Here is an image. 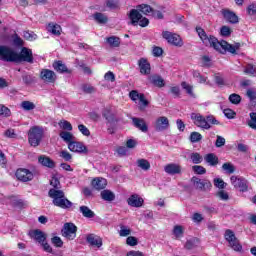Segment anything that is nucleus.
Instances as JSON below:
<instances>
[{
	"label": "nucleus",
	"mask_w": 256,
	"mask_h": 256,
	"mask_svg": "<svg viewBox=\"0 0 256 256\" xmlns=\"http://www.w3.org/2000/svg\"><path fill=\"white\" fill-rule=\"evenodd\" d=\"M106 7L111 10L119 9V1L117 0H106Z\"/></svg>",
	"instance_id": "8fccbe9b"
},
{
	"label": "nucleus",
	"mask_w": 256,
	"mask_h": 256,
	"mask_svg": "<svg viewBox=\"0 0 256 256\" xmlns=\"http://www.w3.org/2000/svg\"><path fill=\"white\" fill-rule=\"evenodd\" d=\"M120 237H129L131 235V228L120 224V230L118 231Z\"/></svg>",
	"instance_id": "c9c22d12"
},
{
	"label": "nucleus",
	"mask_w": 256,
	"mask_h": 256,
	"mask_svg": "<svg viewBox=\"0 0 256 256\" xmlns=\"http://www.w3.org/2000/svg\"><path fill=\"white\" fill-rule=\"evenodd\" d=\"M52 67L57 73H69V69L62 61H56L52 64Z\"/></svg>",
	"instance_id": "c85d7f7f"
},
{
	"label": "nucleus",
	"mask_w": 256,
	"mask_h": 256,
	"mask_svg": "<svg viewBox=\"0 0 256 256\" xmlns=\"http://www.w3.org/2000/svg\"><path fill=\"white\" fill-rule=\"evenodd\" d=\"M137 166L142 169V171H149L151 169V163L147 159H138Z\"/></svg>",
	"instance_id": "473e14b6"
},
{
	"label": "nucleus",
	"mask_w": 256,
	"mask_h": 256,
	"mask_svg": "<svg viewBox=\"0 0 256 256\" xmlns=\"http://www.w3.org/2000/svg\"><path fill=\"white\" fill-rule=\"evenodd\" d=\"M216 197L221 201H229V193L225 190H220L216 193Z\"/></svg>",
	"instance_id": "3c124183"
},
{
	"label": "nucleus",
	"mask_w": 256,
	"mask_h": 256,
	"mask_svg": "<svg viewBox=\"0 0 256 256\" xmlns=\"http://www.w3.org/2000/svg\"><path fill=\"white\" fill-rule=\"evenodd\" d=\"M222 15L228 23H232L235 25L236 23H239V17L235 15V13L229 11V10H223Z\"/></svg>",
	"instance_id": "a878e982"
},
{
	"label": "nucleus",
	"mask_w": 256,
	"mask_h": 256,
	"mask_svg": "<svg viewBox=\"0 0 256 256\" xmlns=\"http://www.w3.org/2000/svg\"><path fill=\"white\" fill-rule=\"evenodd\" d=\"M68 149L73 153H87V147L81 142H70Z\"/></svg>",
	"instance_id": "6ab92c4d"
},
{
	"label": "nucleus",
	"mask_w": 256,
	"mask_h": 256,
	"mask_svg": "<svg viewBox=\"0 0 256 256\" xmlns=\"http://www.w3.org/2000/svg\"><path fill=\"white\" fill-rule=\"evenodd\" d=\"M40 79L44 83H55L57 81V74L53 70L44 68L40 71Z\"/></svg>",
	"instance_id": "f8f14e48"
},
{
	"label": "nucleus",
	"mask_w": 256,
	"mask_h": 256,
	"mask_svg": "<svg viewBox=\"0 0 256 256\" xmlns=\"http://www.w3.org/2000/svg\"><path fill=\"white\" fill-rule=\"evenodd\" d=\"M60 137L61 139H63V141H65V143H73V139H75V137L71 134V132L68 131H62L60 132Z\"/></svg>",
	"instance_id": "72a5a7b5"
},
{
	"label": "nucleus",
	"mask_w": 256,
	"mask_h": 256,
	"mask_svg": "<svg viewBox=\"0 0 256 256\" xmlns=\"http://www.w3.org/2000/svg\"><path fill=\"white\" fill-rule=\"evenodd\" d=\"M196 31L204 45L206 47H213L216 51H219L220 53H225L228 51V53H232V55L237 54V50L241 47L240 43H236L235 45L229 44L227 41H219L214 36H208L205 30L201 27H197Z\"/></svg>",
	"instance_id": "f257e3e1"
},
{
	"label": "nucleus",
	"mask_w": 256,
	"mask_h": 256,
	"mask_svg": "<svg viewBox=\"0 0 256 256\" xmlns=\"http://www.w3.org/2000/svg\"><path fill=\"white\" fill-rule=\"evenodd\" d=\"M93 19L96 21V23H99L100 25H105L109 21V18L101 12H96L93 15Z\"/></svg>",
	"instance_id": "7c9ffc66"
},
{
	"label": "nucleus",
	"mask_w": 256,
	"mask_h": 256,
	"mask_svg": "<svg viewBox=\"0 0 256 256\" xmlns=\"http://www.w3.org/2000/svg\"><path fill=\"white\" fill-rule=\"evenodd\" d=\"M220 33L222 37H229V35H231V28H229V26H222Z\"/></svg>",
	"instance_id": "69168bd1"
},
{
	"label": "nucleus",
	"mask_w": 256,
	"mask_h": 256,
	"mask_svg": "<svg viewBox=\"0 0 256 256\" xmlns=\"http://www.w3.org/2000/svg\"><path fill=\"white\" fill-rule=\"evenodd\" d=\"M214 185L218 189H225V187H227V183H225V181H223V179H220V178L214 179Z\"/></svg>",
	"instance_id": "bf43d9fd"
},
{
	"label": "nucleus",
	"mask_w": 256,
	"mask_h": 256,
	"mask_svg": "<svg viewBox=\"0 0 256 256\" xmlns=\"http://www.w3.org/2000/svg\"><path fill=\"white\" fill-rule=\"evenodd\" d=\"M38 162L40 163V165H42V167H48V169H55V161L49 158V156H39Z\"/></svg>",
	"instance_id": "b1692460"
},
{
	"label": "nucleus",
	"mask_w": 256,
	"mask_h": 256,
	"mask_svg": "<svg viewBox=\"0 0 256 256\" xmlns=\"http://www.w3.org/2000/svg\"><path fill=\"white\" fill-rule=\"evenodd\" d=\"M86 241L92 247H97L98 249H100V247H103V239H101V237H99L95 234H89L86 237Z\"/></svg>",
	"instance_id": "aec40b11"
},
{
	"label": "nucleus",
	"mask_w": 256,
	"mask_h": 256,
	"mask_svg": "<svg viewBox=\"0 0 256 256\" xmlns=\"http://www.w3.org/2000/svg\"><path fill=\"white\" fill-rule=\"evenodd\" d=\"M101 198L103 201H115V193H113L111 190H103L100 193Z\"/></svg>",
	"instance_id": "2f4dec72"
},
{
	"label": "nucleus",
	"mask_w": 256,
	"mask_h": 256,
	"mask_svg": "<svg viewBox=\"0 0 256 256\" xmlns=\"http://www.w3.org/2000/svg\"><path fill=\"white\" fill-rule=\"evenodd\" d=\"M132 122L134 127L142 131V133H147L149 131V127L147 126V123H145V120L143 118H132Z\"/></svg>",
	"instance_id": "5701e85b"
},
{
	"label": "nucleus",
	"mask_w": 256,
	"mask_h": 256,
	"mask_svg": "<svg viewBox=\"0 0 256 256\" xmlns=\"http://www.w3.org/2000/svg\"><path fill=\"white\" fill-rule=\"evenodd\" d=\"M33 63V51L27 47H23L20 53L16 52V60L15 63Z\"/></svg>",
	"instance_id": "1a4fd4ad"
},
{
	"label": "nucleus",
	"mask_w": 256,
	"mask_h": 256,
	"mask_svg": "<svg viewBox=\"0 0 256 256\" xmlns=\"http://www.w3.org/2000/svg\"><path fill=\"white\" fill-rule=\"evenodd\" d=\"M164 171L167 175H181L182 168L177 163H169L164 167Z\"/></svg>",
	"instance_id": "a211bd4d"
},
{
	"label": "nucleus",
	"mask_w": 256,
	"mask_h": 256,
	"mask_svg": "<svg viewBox=\"0 0 256 256\" xmlns=\"http://www.w3.org/2000/svg\"><path fill=\"white\" fill-rule=\"evenodd\" d=\"M11 115V110L7 108L6 106L0 104V116L1 117H10Z\"/></svg>",
	"instance_id": "5fc2aeb1"
},
{
	"label": "nucleus",
	"mask_w": 256,
	"mask_h": 256,
	"mask_svg": "<svg viewBox=\"0 0 256 256\" xmlns=\"http://www.w3.org/2000/svg\"><path fill=\"white\" fill-rule=\"evenodd\" d=\"M82 91L87 94L95 93V87L91 86V84H83Z\"/></svg>",
	"instance_id": "052dcab7"
},
{
	"label": "nucleus",
	"mask_w": 256,
	"mask_h": 256,
	"mask_svg": "<svg viewBox=\"0 0 256 256\" xmlns=\"http://www.w3.org/2000/svg\"><path fill=\"white\" fill-rule=\"evenodd\" d=\"M78 130L80 131V133H82V135H84L85 137H89V135H91V131H89V128H87V126L80 124L78 125Z\"/></svg>",
	"instance_id": "13d9d810"
},
{
	"label": "nucleus",
	"mask_w": 256,
	"mask_h": 256,
	"mask_svg": "<svg viewBox=\"0 0 256 256\" xmlns=\"http://www.w3.org/2000/svg\"><path fill=\"white\" fill-rule=\"evenodd\" d=\"M191 183L198 191H209L213 187V184L209 180L201 179L197 176L191 178Z\"/></svg>",
	"instance_id": "6e6552de"
},
{
	"label": "nucleus",
	"mask_w": 256,
	"mask_h": 256,
	"mask_svg": "<svg viewBox=\"0 0 256 256\" xmlns=\"http://www.w3.org/2000/svg\"><path fill=\"white\" fill-rule=\"evenodd\" d=\"M62 236L73 241L77 237V226L73 223H65L62 228Z\"/></svg>",
	"instance_id": "9b49d317"
},
{
	"label": "nucleus",
	"mask_w": 256,
	"mask_h": 256,
	"mask_svg": "<svg viewBox=\"0 0 256 256\" xmlns=\"http://www.w3.org/2000/svg\"><path fill=\"white\" fill-rule=\"evenodd\" d=\"M150 79L156 87H165V80L161 76H152Z\"/></svg>",
	"instance_id": "ea45409f"
},
{
	"label": "nucleus",
	"mask_w": 256,
	"mask_h": 256,
	"mask_svg": "<svg viewBox=\"0 0 256 256\" xmlns=\"http://www.w3.org/2000/svg\"><path fill=\"white\" fill-rule=\"evenodd\" d=\"M190 141L191 143H199V141H201V139H203V135H201V133L199 132H192L190 134Z\"/></svg>",
	"instance_id": "37998d69"
},
{
	"label": "nucleus",
	"mask_w": 256,
	"mask_h": 256,
	"mask_svg": "<svg viewBox=\"0 0 256 256\" xmlns=\"http://www.w3.org/2000/svg\"><path fill=\"white\" fill-rule=\"evenodd\" d=\"M204 161L210 165V167H216L219 165V157L214 153H209L204 156Z\"/></svg>",
	"instance_id": "bb28decb"
},
{
	"label": "nucleus",
	"mask_w": 256,
	"mask_h": 256,
	"mask_svg": "<svg viewBox=\"0 0 256 256\" xmlns=\"http://www.w3.org/2000/svg\"><path fill=\"white\" fill-rule=\"evenodd\" d=\"M248 126L250 129L256 131V112L250 113V120L248 121Z\"/></svg>",
	"instance_id": "49530a36"
},
{
	"label": "nucleus",
	"mask_w": 256,
	"mask_h": 256,
	"mask_svg": "<svg viewBox=\"0 0 256 256\" xmlns=\"http://www.w3.org/2000/svg\"><path fill=\"white\" fill-rule=\"evenodd\" d=\"M79 211L86 219H93L95 217V212H93V210H91L88 206H80Z\"/></svg>",
	"instance_id": "cd10ccee"
},
{
	"label": "nucleus",
	"mask_w": 256,
	"mask_h": 256,
	"mask_svg": "<svg viewBox=\"0 0 256 256\" xmlns=\"http://www.w3.org/2000/svg\"><path fill=\"white\" fill-rule=\"evenodd\" d=\"M59 157L64 159V161H71V159L73 158L71 156V153H69L67 150L61 151L60 154H59Z\"/></svg>",
	"instance_id": "e2e57ef3"
},
{
	"label": "nucleus",
	"mask_w": 256,
	"mask_h": 256,
	"mask_svg": "<svg viewBox=\"0 0 256 256\" xmlns=\"http://www.w3.org/2000/svg\"><path fill=\"white\" fill-rule=\"evenodd\" d=\"M102 116L108 121V123H119V121H122V118L115 115L109 108H105L102 111Z\"/></svg>",
	"instance_id": "dca6fc26"
},
{
	"label": "nucleus",
	"mask_w": 256,
	"mask_h": 256,
	"mask_svg": "<svg viewBox=\"0 0 256 256\" xmlns=\"http://www.w3.org/2000/svg\"><path fill=\"white\" fill-rule=\"evenodd\" d=\"M190 159H191L192 163H194L195 165H199V163H203V156H201V154H199L197 152L191 153Z\"/></svg>",
	"instance_id": "a19ab883"
},
{
	"label": "nucleus",
	"mask_w": 256,
	"mask_h": 256,
	"mask_svg": "<svg viewBox=\"0 0 256 256\" xmlns=\"http://www.w3.org/2000/svg\"><path fill=\"white\" fill-rule=\"evenodd\" d=\"M17 51L11 46L0 45V61H6V63H15Z\"/></svg>",
	"instance_id": "423d86ee"
},
{
	"label": "nucleus",
	"mask_w": 256,
	"mask_h": 256,
	"mask_svg": "<svg viewBox=\"0 0 256 256\" xmlns=\"http://www.w3.org/2000/svg\"><path fill=\"white\" fill-rule=\"evenodd\" d=\"M192 171L196 174V175H205V173H207V169H205V167L200 166V165H195L192 167Z\"/></svg>",
	"instance_id": "a18cd8bd"
},
{
	"label": "nucleus",
	"mask_w": 256,
	"mask_h": 256,
	"mask_svg": "<svg viewBox=\"0 0 256 256\" xmlns=\"http://www.w3.org/2000/svg\"><path fill=\"white\" fill-rule=\"evenodd\" d=\"M22 80L24 85H31V83H35V78L29 74L22 75Z\"/></svg>",
	"instance_id": "603ef678"
},
{
	"label": "nucleus",
	"mask_w": 256,
	"mask_h": 256,
	"mask_svg": "<svg viewBox=\"0 0 256 256\" xmlns=\"http://www.w3.org/2000/svg\"><path fill=\"white\" fill-rule=\"evenodd\" d=\"M191 119L194 121V125L196 127H200V129H206L207 131L211 129V125H219V120L215 118V116H207L206 118L197 113L191 114Z\"/></svg>",
	"instance_id": "7ed1b4c3"
},
{
	"label": "nucleus",
	"mask_w": 256,
	"mask_h": 256,
	"mask_svg": "<svg viewBox=\"0 0 256 256\" xmlns=\"http://www.w3.org/2000/svg\"><path fill=\"white\" fill-rule=\"evenodd\" d=\"M194 79H197L198 83H207V77L201 75L197 70L192 71Z\"/></svg>",
	"instance_id": "79ce46f5"
},
{
	"label": "nucleus",
	"mask_w": 256,
	"mask_h": 256,
	"mask_svg": "<svg viewBox=\"0 0 256 256\" xmlns=\"http://www.w3.org/2000/svg\"><path fill=\"white\" fill-rule=\"evenodd\" d=\"M48 195L52 199L55 207H59L60 209H71L73 207V202L65 197L63 190L50 189Z\"/></svg>",
	"instance_id": "f03ea898"
},
{
	"label": "nucleus",
	"mask_w": 256,
	"mask_h": 256,
	"mask_svg": "<svg viewBox=\"0 0 256 256\" xmlns=\"http://www.w3.org/2000/svg\"><path fill=\"white\" fill-rule=\"evenodd\" d=\"M59 126L65 131H73V126L71 125V122L67 120L60 121Z\"/></svg>",
	"instance_id": "09e8293b"
},
{
	"label": "nucleus",
	"mask_w": 256,
	"mask_h": 256,
	"mask_svg": "<svg viewBox=\"0 0 256 256\" xmlns=\"http://www.w3.org/2000/svg\"><path fill=\"white\" fill-rule=\"evenodd\" d=\"M92 187L96 190V191H103V189H105V187H107V179L105 178H94L92 180Z\"/></svg>",
	"instance_id": "4be33fe9"
},
{
	"label": "nucleus",
	"mask_w": 256,
	"mask_h": 256,
	"mask_svg": "<svg viewBox=\"0 0 256 256\" xmlns=\"http://www.w3.org/2000/svg\"><path fill=\"white\" fill-rule=\"evenodd\" d=\"M126 243L130 246V247H135V245H137L138 241L134 236H129L126 239Z\"/></svg>",
	"instance_id": "774afa93"
},
{
	"label": "nucleus",
	"mask_w": 256,
	"mask_h": 256,
	"mask_svg": "<svg viewBox=\"0 0 256 256\" xmlns=\"http://www.w3.org/2000/svg\"><path fill=\"white\" fill-rule=\"evenodd\" d=\"M231 184L235 189H239L242 193L248 191L249 186L247 185V180L238 178L237 176H231L230 178Z\"/></svg>",
	"instance_id": "ddd939ff"
},
{
	"label": "nucleus",
	"mask_w": 256,
	"mask_h": 256,
	"mask_svg": "<svg viewBox=\"0 0 256 256\" xmlns=\"http://www.w3.org/2000/svg\"><path fill=\"white\" fill-rule=\"evenodd\" d=\"M30 237H32V239H35V241H37L40 244L45 243V241L47 240V234H45V232L41 230L32 231L30 233Z\"/></svg>",
	"instance_id": "393cba45"
},
{
	"label": "nucleus",
	"mask_w": 256,
	"mask_h": 256,
	"mask_svg": "<svg viewBox=\"0 0 256 256\" xmlns=\"http://www.w3.org/2000/svg\"><path fill=\"white\" fill-rule=\"evenodd\" d=\"M162 37H163V39L168 41V43H170V45H174V47H183V40L181 39V36H179L175 33H172L169 31H163Z\"/></svg>",
	"instance_id": "9d476101"
},
{
	"label": "nucleus",
	"mask_w": 256,
	"mask_h": 256,
	"mask_svg": "<svg viewBox=\"0 0 256 256\" xmlns=\"http://www.w3.org/2000/svg\"><path fill=\"white\" fill-rule=\"evenodd\" d=\"M155 131H167L169 129V118L165 116H161L156 119L154 124Z\"/></svg>",
	"instance_id": "2eb2a0df"
},
{
	"label": "nucleus",
	"mask_w": 256,
	"mask_h": 256,
	"mask_svg": "<svg viewBox=\"0 0 256 256\" xmlns=\"http://www.w3.org/2000/svg\"><path fill=\"white\" fill-rule=\"evenodd\" d=\"M223 113L225 117H227V119H235L236 113L232 109H229V108L224 109Z\"/></svg>",
	"instance_id": "0e129e2a"
},
{
	"label": "nucleus",
	"mask_w": 256,
	"mask_h": 256,
	"mask_svg": "<svg viewBox=\"0 0 256 256\" xmlns=\"http://www.w3.org/2000/svg\"><path fill=\"white\" fill-rule=\"evenodd\" d=\"M23 37L24 39H26L27 41H35V39H37V34L33 33V32H29V31H25L23 33Z\"/></svg>",
	"instance_id": "6e6d98bb"
},
{
	"label": "nucleus",
	"mask_w": 256,
	"mask_h": 256,
	"mask_svg": "<svg viewBox=\"0 0 256 256\" xmlns=\"http://www.w3.org/2000/svg\"><path fill=\"white\" fill-rule=\"evenodd\" d=\"M138 66H139L141 75H151V64L147 59L140 58L138 60Z\"/></svg>",
	"instance_id": "f3484780"
},
{
	"label": "nucleus",
	"mask_w": 256,
	"mask_h": 256,
	"mask_svg": "<svg viewBox=\"0 0 256 256\" xmlns=\"http://www.w3.org/2000/svg\"><path fill=\"white\" fill-rule=\"evenodd\" d=\"M222 169L223 171L227 172L229 175L235 173V166H233V164L231 163H224L222 165Z\"/></svg>",
	"instance_id": "c03bdc74"
},
{
	"label": "nucleus",
	"mask_w": 256,
	"mask_h": 256,
	"mask_svg": "<svg viewBox=\"0 0 256 256\" xmlns=\"http://www.w3.org/2000/svg\"><path fill=\"white\" fill-rule=\"evenodd\" d=\"M127 203L130 207H143L144 200L139 195L133 194L127 199Z\"/></svg>",
	"instance_id": "412c9836"
},
{
	"label": "nucleus",
	"mask_w": 256,
	"mask_h": 256,
	"mask_svg": "<svg viewBox=\"0 0 256 256\" xmlns=\"http://www.w3.org/2000/svg\"><path fill=\"white\" fill-rule=\"evenodd\" d=\"M141 93L137 92V90H132L130 93H129V97L130 99H132V101H139V99L141 98Z\"/></svg>",
	"instance_id": "680f3d73"
},
{
	"label": "nucleus",
	"mask_w": 256,
	"mask_h": 256,
	"mask_svg": "<svg viewBox=\"0 0 256 256\" xmlns=\"http://www.w3.org/2000/svg\"><path fill=\"white\" fill-rule=\"evenodd\" d=\"M47 31L51 33L52 35H61V26L59 24L55 23H49L47 25Z\"/></svg>",
	"instance_id": "c756f323"
},
{
	"label": "nucleus",
	"mask_w": 256,
	"mask_h": 256,
	"mask_svg": "<svg viewBox=\"0 0 256 256\" xmlns=\"http://www.w3.org/2000/svg\"><path fill=\"white\" fill-rule=\"evenodd\" d=\"M247 97L250 99V101L256 100V90L253 88H250L246 92Z\"/></svg>",
	"instance_id": "338daca9"
},
{
	"label": "nucleus",
	"mask_w": 256,
	"mask_h": 256,
	"mask_svg": "<svg viewBox=\"0 0 256 256\" xmlns=\"http://www.w3.org/2000/svg\"><path fill=\"white\" fill-rule=\"evenodd\" d=\"M229 101L233 105H239L241 103V96L239 94L233 93L229 96Z\"/></svg>",
	"instance_id": "de8ad7c7"
},
{
	"label": "nucleus",
	"mask_w": 256,
	"mask_h": 256,
	"mask_svg": "<svg viewBox=\"0 0 256 256\" xmlns=\"http://www.w3.org/2000/svg\"><path fill=\"white\" fill-rule=\"evenodd\" d=\"M16 177L19 181H22L23 183H27V181H33V172H31L29 169L25 168H19L16 171Z\"/></svg>",
	"instance_id": "4468645a"
},
{
	"label": "nucleus",
	"mask_w": 256,
	"mask_h": 256,
	"mask_svg": "<svg viewBox=\"0 0 256 256\" xmlns=\"http://www.w3.org/2000/svg\"><path fill=\"white\" fill-rule=\"evenodd\" d=\"M198 245H199V239L192 238L186 241L185 249H188V251H191V249H195V247H197Z\"/></svg>",
	"instance_id": "f704fd0d"
},
{
	"label": "nucleus",
	"mask_w": 256,
	"mask_h": 256,
	"mask_svg": "<svg viewBox=\"0 0 256 256\" xmlns=\"http://www.w3.org/2000/svg\"><path fill=\"white\" fill-rule=\"evenodd\" d=\"M43 135H45V130L41 126H33L28 131V143L31 147H39L41 141H43Z\"/></svg>",
	"instance_id": "39448f33"
},
{
	"label": "nucleus",
	"mask_w": 256,
	"mask_h": 256,
	"mask_svg": "<svg viewBox=\"0 0 256 256\" xmlns=\"http://www.w3.org/2000/svg\"><path fill=\"white\" fill-rule=\"evenodd\" d=\"M182 89H185L186 93L193 97V86L189 85L187 82H182L181 83Z\"/></svg>",
	"instance_id": "4d7b16f0"
},
{
	"label": "nucleus",
	"mask_w": 256,
	"mask_h": 256,
	"mask_svg": "<svg viewBox=\"0 0 256 256\" xmlns=\"http://www.w3.org/2000/svg\"><path fill=\"white\" fill-rule=\"evenodd\" d=\"M224 237L229 243V247H231L233 251H237L238 253H240V251H243V246L241 245V243H239V240L235 236V232L228 229L225 231Z\"/></svg>",
	"instance_id": "0eeeda50"
},
{
	"label": "nucleus",
	"mask_w": 256,
	"mask_h": 256,
	"mask_svg": "<svg viewBox=\"0 0 256 256\" xmlns=\"http://www.w3.org/2000/svg\"><path fill=\"white\" fill-rule=\"evenodd\" d=\"M149 15V13H153V8L147 4H141L137 6V9L130 10V13L128 15L131 25L137 26V23H139V19H142L143 15Z\"/></svg>",
	"instance_id": "20e7f679"
},
{
	"label": "nucleus",
	"mask_w": 256,
	"mask_h": 256,
	"mask_svg": "<svg viewBox=\"0 0 256 256\" xmlns=\"http://www.w3.org/2000/svg\"><path fill=\"white\" fill-rule=\"evenodd\" d=\"M20 107L24 111H33V109H35L36 106H35V103L26 100L21 102Z\"/></svg>",
	"instance_id": "4c0bfd02"
},
{
	"label": "nucleus",
	"mask_w": 256,
	"mask_h": 256,
	"mask_svg": "<svg viewBox=\"0 0 256 256\" xmlns=\"http://www.w3.org/2000/svg\"><path fill=\"white\" fill-rule=\"evenodd\" d=\"M185 233V228L181 225H176L173 228V235L176 237V239H180V237H183V234Z\"/></svg>",
	"instance_id": "e433bc0d"
},
{
	"label": "nucleus",
	"mask_w": 256,
	"mask_h": 256,
	"mask_svg": "<svg viewBox=\"0 0 256 256\" xmlns=\"http://www.w3.org/2000/svg\"><path fill=\"white\" fill-rule=\"evenodd\" d=\"M106 41L108 45H110V47H119V45H121V41L119 37H116V36L108 37Z\"/></svg>",
	"instance_id": "58836bf2"
},
{
	"label": "nucleus",
	"mask_w": 256,
	"mask_h": 256,
	"mask_svg": "<svg viewBox=\"0 0 256 256\" xmlns=\"http://www.w3.org/2000/svg\"><path fill=\"white\" fill-rule=\"evenodd\" d=\"M51 243L54 245V247L61 248L63 247V240H61V237L54 236L51 238Z\"/></svg>",
	"instance_id": "864d4df0"
}]
</instances>
